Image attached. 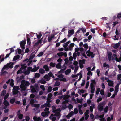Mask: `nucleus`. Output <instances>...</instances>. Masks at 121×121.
Returning a JSON list of instances; mask_svg holds the SVG:
<instances>
[{
    "label": "nucleus",
    "instance_id": "f257e3e1",
    "mask_svg": "<svg viewBox=\"0 0 121 121\" xmlns=\"http://www.w3.org/2000/svg\"><path fill=\"white\" fill-rule=\"evenodd\" d=\"M26 65H24V64L21 65V68L17 72V74L21 73H22L25 74V75H28L30 73V72H35L39 68V66L36 67V66H34L33 68L30 67H29L26 68Z\"/></svg>",
    "mask_w": 121,
    "mask_h": 121
},
{
    "label": "nucleus",
    "instance_id": "f03ea898",
    "mask_svg": "<svg viewBox=\"0 0 121 121\" xmlns=\"http://www.w3.org/2000/svg\"><path fill=\"white\" fill-rule=\"evenodd\" d=\"M30 85V83L27 81H25L24 80H22L21 82V85L20 86L21 89V91L23 93V96H26V95L27 93L25 90Z\"/></svg>",
    "mask_w": 121,
    "mask_h": 121
},
{
    "label": "nucleus",
    "instance_id": "7ed1b4c3",
    "mask_svg": "<svg viewBox=\"0 0 121 121\" xmlns=\"http://www.w3.org/2000/svg\"><path fill=\"white\" fill-rule=\"evenodd\" d=\"M83 51V48H75V52L73 53V58L74 59H75L76 57L77 56H79L80 54L79 51L81 52Z\"/></svg>",
    "mask_w": 121,
    "mask_h": 121
},
{
    "label": "nucleus",
    "instance_id": "20e7f679",
    "mask_svg": "<svg viewBox=\"0 0 121 121\" xmlns=\"http://www.w3.org/2000/svg\"><path fill=\"white\" fill-rule=\"evenodd\" d=\"M112 53L111 52L108 53V57L109 61H110L112 60H114L115 59L117 61L119 62L121 61V58H118L116 55L114 54L113 56H112Z\"/></svg>",
    "mask_w": 121,
    "mask_h": 121
},
{
    "label": "nucleus",
    "instance_id": "39448f33",
    "mask_svg": "<svg viewBox=\"0 0 121 121\" xmlns=\"http://www.w3.org/2000/svg\"><path fill=\"white\" fill-rule=\"evenodd\" d=\"M52 108L53 111L54 113H55V116H58V119H59L61 116L60 113L61 110L59 108L56 110V106H53Z\"/></svg>",
    "mask_w": 121,
    "mask_h": 121
},
{
    "label": "nucleus",
    "instance_id": "423d86ee",
    "mask_svg": "<svg viewBox=\"0 0 121 121\" xmlns=\"http://www.w3.org/2000/svg\"><path fill=\"white\" fill-rule=\"evenodd\" d=\"M30 89L32 93L37 92V91L39 90V87L38 85L37 84H35L34 86L31 85L30 86Z\"/></svg>",
    "mask_w": 121,
    "mask_h": 121
},
{
    "label": "nucleus",
    "instance_id": "0eeeda50",
    "mask_svg": "<svg viewBox=\"0 0 121 121\" xmlns=\"http://www.w3.org/2000/svg\"><path fill=\"white\" fill-rule=\"evenodd\" d=\"M35 57V55L34 54H31L30 56L29 59L28 60V59H26L24 60V62H25L27 60V61L26 63L24 64V65H29L31 63L32 61L31 60L33 59Z\"/></svg>",
    "mask_w": 121,
    "mask_h": 121
},
{
    "label": "nucleus",
    "instance_id": "6e6552de",
    "mask_svg": "<svg viewBox=\"0 0 121 121\" xmlns=\"http://www.w3.org/2000/svg\"><path fill=\"white\" fill-rule=\"evenodd\" d=\"M13 63L11 62L7 64L6 65H5L2 69V70H3L4 69H8L9 68H12L13 67Z\"/></svg>",
    "mask_w": 121,
    "mask_h": 121
},
{
    "label": "nucleus",
    "instance_id": "1a4fd4ad",
    "mask_svg": "<svg viewBox=\"0 0 121 121\" xmlns=\"http://www.w3.org/2000/svg\"><path fill=\"white\" fill-rule=\"evenodd\" d=\"M55 75L58 77L60 80L63 81H66V78L63 77V76L62 74V73H61L59 74L58 72V73L55 74Z\"/></svg>",
    "mask_w": 121,
    "mask_h": 121
},
{
    "label": "nucleus",
    "instance_id": "9d476101",
    "mask_svg": "<svg viewBox=\"0 0 121 121\" xmlns=\"http://www.w3.org/2000/svg\"><path fill=\"white\" fill-rule=\"evenodd\" d=\"M82 72L80 71L79 73H78L77 75H72V77L76 78L77 77V79L79 78L78 79V80H80L82 77Z\"/></svg>",
    "mask_w": 121,
    "mask_h": 121
},
{
    "label": "nucleus",
    "instance_id": "9b49d317",
    "mask_svg": "<svg viewBox=\"0 0 121 121\" xmlns=\"http://www.w3.org/2000/svg\"><path fill=\"white\" fill-rule=\"evenodd\" d=\"M104 102H102L100 103L98 106V109L99 111H102L103 109V107L105 105Z\"/></svg>",
    "mask_w": 121,
    "mask_h": 121
},
{
    "label": "nucleus",
    "instance_id": "f8f14e48",
    "mask_svg": "<svg viewBox=\"0 0 121 121\" xmlns=\"http://www.w3.org/2000/svg\"><path fill=\"white\" fill-rule=\"evenodd\" d=\"M46 38H44L43 37L40 40H39L37 43H36L35 44V46L37 45L39 43L41 44L42 42H43L44 43H45L46 41Z\"/></svg>",
    "mask_w": 121,
    "mask_h": 121
},
{
    "label": "nucleus",
    "instance_id": "ddd939ff",
    "mask_svg": "<svg viewBox=\"0 0 121 121\" xmlns=\"http://www.w3.org/2000/svg\"><path fill=\"white\" fill-rule=\"evenodd\" d=\"M19 88L18 86H14L13 89V94H17L18 92V90L19 89Z\"/></svg>",
    "mask_w": 121,
    "mask_h": 121
},
{
    "label": "nucleus",
    "instance_id": "4468645a",
    "mask_svg": "<svg viewBox=\"0 0 121 121\" xmlns=\"http://www.w3.org/2000/svg\"><path fill=\"white\" fill-rule=\"evenodd\" d=\"M90 49L89 50H88L87 52H86V54H87V56L91 57V58H93L94 57L95 54L93 53L92 52H90Z\"/></svg>",
    "mask_w": 121,
    "mask_h": 121
},
{
    "label": "nucleus",
    "instance_id": "2eb2a0df",
    "mask_svg": "<svg viewBox=\"0 0 121 121\" xmlns=\"http://www.w3.org/2000/svg\"><path fill=\"white\" fill-rule=\"evenodd\" d=\"M107 82L108 83V84L109 86L112 87H113L114 82L113 81L108 79L107 81Z\"/></svg>",
    "mask_w": 121,
    "mask_h": 121
},
{
    "label": "nucleus",
    "instance_id": "dca6fc26",
    "mask_svg": "<svg viewBox=\"0 0 121 121\" xmlns=\"http://www.w3.org/2000/svg\"><path fill=\"white\" fill-rule=\"evenodd\" d=\"M50 102V101L48 100L47 102L46 103H45L43 105H42L41 106V108H44V107H49L50 106V105L49 103V102Z\"/></svg>",
    "mask_w": 121,
    "mask_h": 121
},
{
    "label": "nucleus",
    "instance_id": "f3484780",
    "mask_svg": "<svg viewBox=\"0 0 121 121\" xmlns=\"http://www.w3.org/2000/svg\"><path fill=\"white\" fill-rule=\"evenodd\" d=\"M26 43V41L23 40L22 41H21L20 43V46L22 48L24 49L25 48L24 45Z\"/></svg>",
    "mask_w": 121,
    "mask_h": 121
},
{
    "label": "nucleus",
    "instance_id": "a211bd4d",
    "mask_svg": "<svg viewBox=\"0 0 121 121\" xmlns=\"http://www.w3.org/2000/svg\"><path fill=\"white\" fill-rule=\"evenodd\" d=\"M14 81L12 79H9L6 82V83L7 84H8L10 83V86L13 87L14 85Z\"/></svg>",
    "mask_w": 121,
    "mask_h": 121
},
{
    "label": "nucleus",
    "instance_id": "6ab92c4d",
    "mask_svg": "<svg viewBox=\"0 0 121 121\" xmlns=\"http://www.w3.org/2000/svg\"><path fill=\"white\" fill-rule=\"evenodd\" d=\"M17 52H18V53L19 54H20L22 55H23L24 53L23 50H22L20 49H18L16 50V54H17Z\"/></svg>",
    "mask_w": 121,
    "mask_h": 121
},
{
    "label": "nucleus",
    "instance_id": "aec40b11",
    "mask_svg": "<svg viewBox=\"0 0 121 121\" xmlns=\"http://www.w3.org/2000/svg\"><path fill=\"white\" fill-rule=\"evenodd\" d=\"M66 69V65L64 64L63 65L62 67V68L61 70L60 71L58 72V73H62L64 72V70H65Z\"/></svg>",
    "mask_w": 121,
    "mask_h": 121
},
{
    "label": "nucleus",
    "instance_id": "412c9836",
    "mask_svg": "<svg viewBox=\"0 0 121 121\" xmlns=\"http://www.w3.org/2000/svg\"><path fill=\"white\" fill-rule=\"evenodd\" d=\"M69 96L68 95H63L62 96H59V98L60 99H66L69 98Z\"/></svg>",
    "mask_w": 121,
    "mask_h": 121
},
{
    "label": "nucleus",
    "instance_id": "4be33fe9",
    "mask_svg": "<svg viewBox=\"0 0 121 121\" xmlns=\"http://www.w3.org/2000/svg\"><path fill=\"white\" fill-rule=\"evenodd\" d=\"M74 114V113L73 111H71L70 113L68 114L66 116V117L67 118L69 119Z\"/></svg>",
    "mask_w": 121,
    "mask_h": 121
},
{
    "label": "nucleus",
    "instance_id": "5701e85b",
    "mask_svg": "<svg viewBox=\"0 0 121 121\" xmlns=\"http://www.w3.org/2000/svg\"><path fill=\"white\" fill-rule=\"evenodd\" d=\"M50 119L52 120V121H55L56 120V118L53 114H52L49 117Z\"/></svg>",
    "mask_w": 121,
    "mask_h": 121
},
{
    "label": "nucleus",
    "instance_id": "b1692460",
    "mask_svg": "<svg viewBox=\"0 0 121 121\" xmlns=\"http://www.w3.org/2000/svg\"><path fill=\"white\" fill-rule=\"evenodd\" d=\"M4 104L5 105V107L4 108L5 109L7 108V106L9 105V103L7 101L5 100L4 102Z\"/></svg>",
    "mask_w": 121,
    "mask_h": 121
},
{
    "label": "nucleus",
    "instance_id": "393cba45",
    "mask_svg": "<svg viewBox=\"0 0 121 121\" xmlns=\"http://www.w3.org/2000/svg\"><path fill=\"white\" fill-rule=\"evenodd\" d=\"M24 79V76H21L20 77H19L17 78L16 79L17 82L20 81V80Z\"/></svg>",
    "mask_w": 121,
    "mask_h": 121
},
{
    "label": "nucleus",
    "instance_id": "a878e982",
    "mask_svg": "<svg viewBox=\"0 0 121 121\" xmlns=\"http://www.w3.org/2000/svg\"><path fill=\"white\" fill-rule=\"evenodd\" d=\"M37 82L38 83H40L43 84H45L46 83V81L45 80L43 79L39 80Z\"/></svg>",
    "mask_w": 121,
    "mask_h": 121
},
{
    "label": "nucleus",
    "instance_id": "bb28decb",
    "mask_svg": "<svg viewBox=\"0 0 121 121\" xmlns=\"http://www.w3.org/2000/svg\"><path fill=\"white\" fill-rule=\"evenodd\" d=\"M74 46V44L73 43H72L70 44L68 47L69 49L70 50H72Z\"/></svg>",
    "mask_w": 121,
    "mask_h": 121
},
{
    "label": "nucleus",
    "instance_id": "cd10ccee",
    "mask_svg": "<svg viewBox=\"0 0 121 121\" xmlns=\"http://www.w3.org/2000/svg\"><path fill=\"white\" fill-rule=\"evenodd\" d=\"M33 119L35 121H42L41 118L39 117H37L36 116H34L33 117Z\"/></svg>",
    "mask_w": 121,
    "mask_h": 121
},
{
    "label": "nucleus",
    "instance_id": "c85d7f7f",
    "mask_svg": "<svg viewBox=\"0 0 121 121\" xmlns=\"http://www.w3.org/2000/svg\"><path fill=\"white\" fill-rule=\"evenodd\" d=\"M20 111H18L17 113V116L18 118L20 119H22L23 117V114H20L19 113Z\"/></svg>",
    "mask_w": 121,
    "mask_h": 121
},
{
    "label": "nucleus",
    "instance_id": "c756f323",
    "mask_svg": "<svg viewBox=\"0 0 121 121\" xmlns=\"http://www.w3.org/2000/svg\"><path fill=\"white\" fill-rule=\"evenodd\" d=\"M34 36H36L37 37V38L38 39H39L42 36V34L40 32L39 33V34H34Z\"/></svg>",
    "mask_w": 121,
    "mask_h": 121
},
{
    "label": "nucleus",
    "instance_id": "7c9ffc66",
    "mask_svg": "<svg viewBox=\"0 0 121 121\" xmlns=\"http://www.w3.org/2000/svg\"><path fill=\"white\" fill-rule=\"evenodd\" d=\"M96 82L94 80H91V83L90 84V86H94L95 85Z\"/></svg>",
    "mask_w": 121,
    "mask_h": 121
},
{
    "label": "nucleus",
    "instance_id": "2f4dec72",
    "mask_svg": "<svg viewBox=\"0 0 121 121\" xmlns=\"http://www.w3.org/2000/svg\"><path fill=\"white\" fill-rule=\"evenodd\" d=\"M121 43V42H119L117 43L114 45L113 46L114 48L116 49L118 47L120 46V44Z\"/></svg>",
    "mask_w": 121,
    "mask_h": 121
},
{
    "label": "nucleus",
    "instance_id": "473e14b6",
    "mask_svg": "<svg viewBox=\"0 0 121 121\" xmlns=\"http://www.w3.org/2000/svg\"><path fill=\"white\" fill-rule=\"evenodd\" d=\"M44 78L46 81H49L50 79V78L48 75H45L44 77Z\"/></svg>",
    "mask_w": 121,
    "mask_h": 121
},
{
    "label": "nucleus",
    "instance_id": "72a5a7b5",
    "mask_svg": "<svg viewBox=\"0 0 121 121\" xmlns=\"http://www.w3.org/2000/svg\"><path fill=\"white\" fill-rule=\"evenodd\" d=\"M49 114L46 112H43L41 113L42 116L43 117H46L48 116Z\"/></svg>",
    "mask_w": 121,
    "mask_h": 121
},
{
    "label": "nucleus",
    "instance_id": "f704fd0d",
    "mask_svg": "<svg viewBox=\"0 0 121 121\" xmlns=\"http://www.w3.org/2000/svg\"><path fill=\"white\" fill-rule=\"evenodd\" d=\"M81 30L83 33L85 32L86 31V29L84 28H82L79 29L77 31V32H79Z\"/></svg>",
    "mask_w": 121,
    "mask_h": 121
},
{
    "label": "nucleus",
    "instance_id": "c9c22d12",
    "mask_svg": "<svg viewBox=\"0 0 121 121\" xmlns=\"http://www.w3.org/2000/svg\"><path fill=\"white\" fill-rule=\"evenodd\" d=\"M104 115H102L99 116V120L101 121H105V119L103 118Z\"/></svg>",
    "mask_w": 121,
    "mask_h": 121
},
{
    "label": "nucleus",
    "instance_id": "e433bc0d",
    "mask_svg": "<svg viewBox=\"0 0 121 121\" xmlns=\"http://www.w3.org/2000/svg\"><path fill=\"white\" fill-rule=\"evenodd\" d=\"M45 72V71L43 69L40 68L39 70V72L41 74H43Z\"/></svg>",
    "mask_w": 121,
    "mask_h": 121
},
{
    "label": "nucleus",
    "instance_id": "4c0bfd02",
    "mask_svg": "<svg viewBox=\"0 0 121 121\" xmlns=\"http://www.w3.org/2000/svg\"><path fill=\"white\" fill-rule=\"evenodd\" d=\"M20 58L19 56L18 55H17L14 56V57L13 59V60L15 61L19 59Z\"/></svg>",
    "mask_w": 121,
    "mask_h": 121
},
{
    "label": "nucleus",
    "instance_id": "58836bf2",
    "mask_svg": "<svg viewBox=\"0 0 121 121\" xmlns=\"http://www.w3.org/2000/svg\"><path fill=\"white\" fill-rule=\"evenodd\" d=\"M95 105L93 104H92L90 107V110L91 112H92L93 111V109L95 108Z\"/></svg>",
    "mask_w": 121,
    "mask_h": 121
},
{
    "label": "nucleus",
    "instance_id": "ea45409f",
    "mask_svg": "<svg viewBox=\"0 0 121 121\" xmlns=\"http://www.w3.org/2000/svg\"><path fill=\"white\" fill-rule=\"evenodd\" d=\"M52 96V94L51 93H50L48 95V98L47 99V101H50V100L51 99V98Z\"/></svg>",
    "mask_w": 121,
    "mask_h": 121
},
{
    "label": "nucleus",
    "instance_id": "a19ab883",
    "mask_svg": "<svg viewBox=\"0 0 121 121\" xmlns=\"http://www.w3.org/2000/svg\"><path fill=\"white\" fill-rule=\"evenodd\" d=\"M43 68L45 69V70L46 71H48L49 70V67L47 65H44L43 66Z\"/></svg>",
    "mask_w": 121,
    "mask_h": 121
},
{
    "label": "nucleus",
    "instance_id": "79ce46f5",
    "mask_svg": "<svg viewBox=\"0 0 121 121\" xmlns=\"http://www.w3.org/2000/svg\"><path fill=\"white\" fill-rule=\"evenodd\" d=\"M40 76V74L39 73H36L35 74L34 77L35 78H39Z\"/></svg>",
    "mask_w": 121,
    "mask_h": 121
},
{
    "label": "nucleus",
    "instance_id": "37998d69",
    "mask_svg": "<svg viewBox=\"0 0 121 121\" xmlns=\"http://www.w3.org/2000/svg\"><path fill=\"white\" fill-rule=\"evenodd\" d=\"M118 78L117 79L118 80V82H121V74H120L118 75Z\"/></svg>",
    "mask_w": 121,
    "mask_h": 121
},
{
    "label": "nucleus",
    "instance_id": "c03bdc74",
    "mask_svg": "<svg viewBox=\"0 0 121 121\" xmlns=\"http://www.w3.org/2000/svg\"><path fill=\"white\" fill-rule=\"evenodd\" d=\"M71 70L70 69H68L65 72V74L67 75L69 74Z\"/></svg>",
    "mask_w": 121,
    "mask_h": 121
},
{
    "label": "nucleus",
    "instance_id": "a18cd8bd",
    "mask_svg": "<svg viewBox=\"0 0 121 121\" xmlns=\"http://www.w3.org/2000/svg\"><path fill=\"white\" fill-rule=\"evenodd\" d=\"M103 66L104 67H106V68H109V65L108 64H107L105 63L103 64Z\"/></svg>",
    "mask_w": 121,
    "mask_h": 121
},
{
    "label": "nucleus",
    "instance_id": "49530a36",
    "mask_svg": "<svg viewBox=\"0 0 121 121\" xmlns=\"http://www.w3.org/2000/svg\"><path fill=\"white\" fill-rule=\"evenodd\" d=\"M54 35H52L48 37V41L49 42L52 39V38L54 37Z\"/></svg>",
    "mask_w": 121,
    "mask_h": 121
},
{
    "label": "nucleus",
    "instance_id": "de8ad7c7",
    "mask_svg": "<svg viewBox=\"0 0 121 121\" xmlns=\"http://www.w3.org/2000/svg\"><path fill=\"white\" fill-rule=\"evenodd\" d=\"M34 110H35V113H38L40 112V110L38 108H35L34 109Z\"/></svg>",
    "mask_w": 121,
    "mask_h": 121
},
{
    "label": "nucleus",
    "instance_id": "09e8293b",
    "mask_svg": "<svg viewBox=\"0 0 121 121\" xmlns=\"http://www.w3.org/2000/svg\"><path fill=\"white\" fill-rule=\"evenodd\" d=\"M85 60H80L79 61V64H84L85 63Z\"/></svg>",
    "mask_w": 121,
    "mask_h": 121
},
{
    "label": "nucleus",
    "instance_id": "8fccbe9b",
    "mask_svg": "<svg viewBox=\"0 0 121 121\" xmlns=\"http://www.w3.org/2000/svg\"><path fill=\"white\" fill-rule=\"evenodd\" d=\"M83 46L85 48L86 51L88 48V46L87 44V43H85L84 44Z\"/></svg>",
    "mask_w": 121,
    "mask_h": 121
},
{
    "label": "nucleus",
    "instance_id": "3c124183",
    "mask_svg": "<svg viewBox=\"0 0 121 121\" xmlns=\"http://www.w3.org/2000/svg\"><path fill=\"white\" fill-rule=\"evenodd\" d=\"M68 33L70 34H73L74 33V30L73 29L69 30L68 31Z\"/></svg>",
    "mask_w": 121,
    "mask_h": 121
},
{
    "label": "nucleus",
    "instance_id": "603ef678",
    "mask_svg": "<svg viewBox=\"0 0 121 121\" xmlns=\"http://www.w3.org/2000/svg\"><path fill=\"white\" fill-rule=\"evenodd\" d=\"M50 65L52 67H54L55 66L56 64L54 63L51 62L50 63Z\"/></svg>",
    "mask_w": 121,
    "mask_h": 121
},
{
    "label": "nucleus",
    "instance_id": "864d4df0",
    "mask_svg": "<svg viewBox=\"0 0 121 121\" xmlns=\"http://www.w3.org/2000/svg\"><path fill=\"white\" fill-rule=\"evenodd\" d=\"M77 101L79 103H81L82 102V99H79L78 98H77Z\"/></svg>",
    "mask_w": 121,
    "mask_h": 121
},
{
    "label": "nucleus",
    "instance_id": "5fc2aeb1",
    "mask_svg": "<svg viewBox=\"0 0 121 121\" xmlns=\"http://www.w3.org/2000/svg\"><path fill=\"white\" fill-rule=\"evenodd\" d=\"M64 54V52H61L59 53H58L57 54V55L59 57L63 55Z\"/></svg>",
    "mask_w": 121,
    "mask_h": 121
},
{
    "label": "nucleus",
    "instance_id": "6e6d98bb",
    "mask_svg": "<svg viewBox=\"0 0 121 121\" xmlns=\"http://www.w3.org/2000/svg\"><path fill=\"white\" fill-rule=\"evenodd\" d=\"M91 88V92L92 93H94L95 89L94 86H90Z\"/></svg>",
    "mask_w": 121,
    "mask_h": 121
},
{
    "label": "nucleus",
    "instance_id": "4d7b16f0",
    "mask_svg": "<svg viewBox=\"0 0 121 121\" xmlns=\"http://www.w3.org/2000/svg\"><path fill=\"white\" fill-rule=\"evenodd\" d=\"M52 90V88L51 86H49L48 88V92H50Z\"/></svg>",
    "mask_w": 121,
    "mask_h": 121
},
{
    "label": "nucleus",
    "instance_id": "13d9d810",
    "mask_svg": "<svg viewBox=\"0 0 121 121\" xmlns=\"http://www.w3.org/2000/svg\"><path fill=\"white\" fill-rule=\"evenodd\" d=\"M61 63H58L56 65V67L57 68L60 69L61 68V66L60 65Z\"/></svg>",
    "mask_w": 121,
    "mask_h": 121
},
{
    "label": "nucleus",
    "instance_id": "bf43d9fd",
    "mask_svg": "<svg viewBox=\"0 0 121 121\" xmlns=\"http://www.w3.org/2000/svg\"><path fill=\"white\" fill-rule=\"evenodd\" d=\"M40 105L38 104H36L33 105L32 106H34L36 108H39V107Z\"/></svg>",
    "mask_w": 121,
    "mask_h": 121
},
{
    "label": "nucleus",
    "instance_id": "052dcab7",
    "mask_svg": "<svg viewBox=\"0 0 121 121\" xmlns=\"http://www.w3.org/2000/svg\"><path fill=\"white\" fill-rule=\"evenodd\" d=\"M49 110V109L48 108H46L45 109L44 111L45 112H46V113L49 114L50 113V112Z\"/></svg>",
    "mask_w": 121,
    "mask_h": 121
},
{
    "label": "nucleus",
    "instance_id": "680f3d73",
    "mask_svg": "<svg viewBox=\"0 0 121 121\" xmlns=\"http://www.w3.org/2000/svg\"><path fill=\"white\" fill-rule=\"evenodd\" d=\"M100 91V88H97L96 92V94L97 95L98 94Z\"/></svg>",
    "mask_w": 121,
    "mask_h": 121
},
{
    "label": "nucleus",
    "instance_id": "e2e57ef3",
    "mask_svg": "<svg viewBox=\"0 0 121 121\" xmlns=\"http://www.w3.org/2000/svg\"><path fill=\"white\" fill-rule=\"evenodd\" d=\"M6 91L5 90H3L2 92V94H1V96H4L5 95V94L6 93Z\"/></svg>",
    "mask_w": 121,
    "mask_h": 121
},
{
    "label": "nucleus",
    "instance_id": "0e129e2a",
    "mask_svg": "<svg viewBox=\"0 0 121 121\" xmlns=\"http://www.w3.org/2000/svg\"><path fill=\"white\" fill-rule=\"evenodd\" d=\"M4 55H2L0 56V60H1V62L2 61L4 60Z\"/></svg>",
    "mask_w": 121,
    "mask_h": 121
},
{
    "label": "nucleus",
    "instance_id": "69168bd1",
    "mask_svg": "<svg viewBox=\"0 0 121 121\" xmlns=\"http://www.w3.org/2000/svg\"><path fill=\"white\" fill-rule=\"evenodd\" d=\"M48 75L50 77L52 76L53 78H54V76H53V74L51 72H49L48 73Z\"/></svg>",
    "mask_w": 121,
    "mask_h": 121
},
{
    "label": "nucleus",
    "instance_id": "338daca9",
    "mask_svg": "<svg viewBox=\"0 0 121 121\" xmlns=\"http://www.w3.org/2000/svg\"><path fill=\"white\" fill-rule=\"evenodd\" d=\"M67 107L66 106L65 104H63L61 108L62 109L66 108Z\"/></svg>",
    "mask_w": 121,
    "mask_h": 121
},
{
    "label": "nucleus",
    "instance_id": "774afa93",
    "mask_svg": "<svg viewBox=\"0 0 121 121\" xmlns=\"http://www.w3.org/2000/svg\"><path fill=\"white\" fill-rule=\"evenodd\" d=\"M108 106H106L104 109V112L106 113L108 111Z\"/></svg>",
    "mask_w": 121,
    "mask_h": 121
}]
</instances>
